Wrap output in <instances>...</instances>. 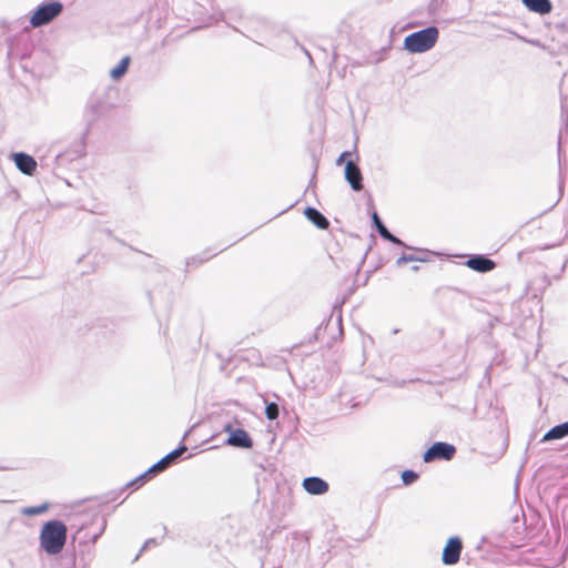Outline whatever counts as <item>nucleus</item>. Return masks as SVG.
Returning a JSON list of instances; mask_svg holds the SVG:
<instances>
[{"instance_id": "1", "label": "nucleus", "mask_w": 568, "mask_h": 568, "mask_svg": "<svg viewBox=\"0 0 568 568\" xmlns=\"http://www.w3.org/2000/svg\"><path fill=\"white\" fill-rule=\"evenodd\" d=\"M67 538V525L59 519H51L40 530V547L48 555H58L63 550Z\"/></svg>"}, {"instance_id": "2", "label": "nucleus", "mask_w": 568, "mask_h": 568, "mask_svg": "<svg viewBox=\"0 0 568 568\" xmlns=\"http://www.w3.org/2000/svg\"><path fill=\"white\" fill-rule=\"evenodd\" d=\"M439 38V31L436 27L408 34L403 42L404 49L410 53H424L435 47Z\"/></svg>"}, {"instance_id": "3", "label": "nucleus", "mask_w": 568, "mask_h": 568, "mask_svg": "<svg viewBox=\"0 0 568 568\" xmlns=\"http://www.w3.org/2000/svg\"><path fill=\"white\" fill-rule=\"evenodd\" d=\"M63 9L60 0L44 1L32 11L29 22L33 28L48 26L63 12Z\"/></svg>"}, {"instance_id": "4", "label": "nucleus", "mask_w": 568, "mask_h": 568, "mask_svg": "<svg viewBox=\"0 0 568 568\" xmlns=\"http://www.w3.org/2000/svg\"><path fill=\"white\" fill-rule=\"evenodd\" d=\"M223 432L229 434L227 438L224 440L226 445L244 449L253 447V439L244 428H233V426L227 423L224 425Z\"/></svg>"}, {"instance_id": "5", "label": "nucleus", "mask_w": 568, "mask_h": 568, "mask_svg": "<svg viewBox=\"0 0 568 568\" xmlns=\"http://www.w3.org/2000/svg\"><path fill=\"white\" fill-rule=\"evenodd\" d=\"M455 452L456 449L453 445L438 442L426 450L423 458L425 463H429L436 459L450 460L454 457Z\"/></svg>"}, {"instance_id": "6", "label": "nucleus", "mask_w": 568, "mask_h": 568, "mask_svg": "<svg viewBox=\"0 0 568 568\" xmlns=\"http://www.w3.org/2000/svg\"><path fill=\"white\" fill-rule=\"evenodd\" d=\"M11 158L17 166V169L26 174V175H33V173L37 170V161L33 156L26 152H16L11 154Z\"/></svg>"}, {"instance_id": "7", "label": "nucleus", "mask_w": 568, "mask_h": 568, "mask_svg": "<svg viewBox=\"0 0 568 568\" xmlns=\"http://www.w3.org/2000/svg\"><path fill=\"white\" fill-rule=\"evenodd\" d=\"M187 450V447L184 444H180L175 449L166 454L155 464H153V469H156L158 473H162L170 465L174 464L181 456Z\"/></svg>"}, {"instance_id": "8", "label": "nucleus", "mask_w": 568, "mask_h": 568, "mask_svg": "<svg viewBox=\"0 0 568 568\" xmlns=\"http://www.w3.org/2000/svg\"><path fill=\"white\" fill-rule=\"evenodd\" d=\"M462 542L458 538H450L443 551V561L446 565H454L459 560Z\"/></svg>"}, {"instance_id": "9", "label": "nucleus", "mask_w": 568, "mask_h": 568, "mask_svg": "<svg viewBox=\"0 0 568 568\" xmlns=\"http://www.w3.org/2000/svg\"><path fill=\"white\" fill-rule=\"evenodd\" d=\"M345 179L353 190L361 191L363 189L362 173L359 168L352 161H348L345 165Z\"/></svg>"}, {"instance_id": "10", "label": "nucleus", "mask_w": 568, "mask_h": 568, "mask_svg": "<svg viewBox=\"0 0 568 568\" xmlns=\"http://www.w3.org/2000/svg\"><path fill=\"white\" fill-rule=\"evenodd\" d=\"M466 265L477 272H489L495 267V263L484 256H475L467 260Z\"/></svg>"}, {"instance_id": "11", "label": "nucleus", "mask_w": 568, "mask_h": 568, "mask_svg": "<svg viewBox=\"0 0 568 568\" xmlns=\"http://www.w3.org/2000/svg\"><path fill=\"white\" fill-rule=\"evenodd\" d=\"M525 7L532 12L547 14L551 11L552 4L550 0H521Z\"/></svg>"}, {"instance_id": "12", "label": "nucleus", "mask_w": 568, "mask_h": 568, "mask_svg": "<svg viewBox=\"0 0 568 568\" xmlns=\"http://www.w3.org/2000/svg\"><path fill=\"white\" fill-rule=\"evenodd\" d=\"M566 436H568V422L552 427L544 435L541 440L550 442L565 438Z\"/></svg>"}, {"instance_id": "13", "label": "nucleus", "mask_w": 568, "mask_h": 568, "mask_svg": "<svg viewBox=\"0 0 568 568\" xmlns=\"http://www.w3.org/2000/svg\"><path fill=\"white\" fill-rule=\"evenodd\" d=\"M131 58L129 55L123 57L120 62L110 70V78L114 81H119L128 72L130 67Z\"/></svg>"}, {"instance_id": "14", "label": "nucleus", "mask_w": 568, "mask_h": 568, "mask_svg": "<svg viewBox=\"0 0 568 568\" xmlns=\"http://www.w3.org/2000/svg\"><path fill=\"white\" fill-rule=\"evenodd\" d=\"M372 220H373V223L375 224L378 233L381 234V236L387 241H390L392 243H395V244H402L400 240L397 239L396 236H394L393 234H390L388 232V230L385 227V225L382 223L379 216L377 215L376 212H373L372 214Z\"/></svg>"}, {"instance_id": "15", "label": "nucleus", "mask_w": 568, "mask_h": 568, "mask_svg": "<svg viewBox=\"0 0 568 568\" xmlns=\"http://www.w3.org/2000/svg\"><path fill=\"white\" fill-rule=\"evenodd\" d=\"M302 487L310 495H320V476H310L303 479Z\"/></svg>"}, {"instance_id": "16", "label": "nucleus", "mask_w": 568, "mask_h": 568, "mask_svg": "<svg viewBox=\"0 0 568 568\" xmlns=\"http://www.w3.org/2000/svg\"><path fill=\"white\" fill-rule=\"evenodd\" d=\"M310 152H311V156H312V160H313L314 172H313L312 179L310 181V184H308V186L306 189V193L312 191L315 194L316 174H317V169H318V160L316 159L315 150L312 149L311 146H310Z\"/></svg>"}, {"instance_id": "17", "label": "nucleus", "mask_w": 568, "mask_h": 568, "mask_svg": "<svg viewBox=\"0 0 568 568\" xmlns=\"http://www.w3.org/2000/svg\"><path fill=\"white\" fill-rule=\"evenodd\" d=\"M48 509H49V504L48 503H43V504H41L39 506L24 507L21 510V514L24 515V516L32 517V516L41 515L44 511H47Z\"/></svg>"}, {"instance_id": "18", "label": "nucleus", "mask_w": 568, "mask_h": 568, "mask_svg": "<svg viewBox=\"0 0 568 568\" xmlns=\"http://www.w3.org/2000/svg\"><path fill=\"white\" fill-rule=\"evenodd\" d=\"M265 416L268 420H275L280 416V406L274 402L265 403Z\"/></svg>"}, {"instance_id": "19", "label": "nucleus", "mask_w": 568, "mask_h": 568, "mask_svg": "<svg viewBox=\"0 0 568 568\" xmlns=\"http://www.w3.org/2000/svg\"><path fill=\"white\" fill-rule=\"evenodd\" d=\"M305 217L320 229V210L314 206H307L304 210Z\"/></svg>"}, {"instance_id": "20", "label": "nucleus", "mask_w": 568, "mask_h": 568, "mask_svg": "<svg viewBox=\"0 0 568 568\" xmlns=\"http://www.w3.org/2000/svg\"><path fill=\"white\" fill-rule=\"evenodd\" d=\"M214 254H210L209 250L204 251L202 254L200 255H195V256H192L190 258H186L185 261V265L189 267V266H192V265H199L207 260H210Z\"/></svg>"}, {"instance_id": "21", "label": "nucleus", "mask_w": 568, "mask_h": 568, "mask_svg": "<svg viewBox=\"0 0 568 568\" xmlns=\"http://www.w3.org/2000/svg\"><path fill=\"white\" fill-rule=\"evenodd\" d=\"M149 480V477H146V473H142L139 476H136L134 479L130 480L123 489L128 487L135 486V488H139L143 486Z\"/></svg>"}, {"instance_id": "22", "label": "nucleus", "mask_w": 568, "mask_h": 568, "mask_svg": "<svg viewBox=\"0 0 568 568\" xmlns=\"http://www.w3.org/2000/svg\"><path fill=\"white\" fill-rule=\"evenodd\" d=\"M402 479L405 485H409L417 479V474L414 473L413 470H405L402 474Z\"/></svg>"}, {"instance_id": "23", "label": "nucleus", "mask_w": 568, "mask_h": 568, "mask_svg": "<svg viewBox=\"0 0 568 568\" xmlns=\"http://www.w3.org/2000/svg\"><path fill=\"white\" fill-rule=\"evenodd\" d=\"M106 528V519L105 518H102L101 519V525H100V528H99V531L98 532H94L92 536H91V541L93 544H95L98 541V539L101 537V535L104 532Z\"/></svg>"}, {"instance_id": "24", "label": "nucleus", "mask_w": 568, "mask_h": 568, "mask_svg": "<svg viewBox=\"0 0 568 568\" xmlns=\"http://www.w3.org/2000/svg\"><path fill=\"white\" fill-rule=\"evenodd\" d=\"M97 105H90L88 109H87V112H91V115L88 116V126H87V130L84 132V135L88 133L89 131V126L91 125V123L93 122L94 120V115L97 113Z\"/></svg>"}, {"instance_id": "25", "label": "nucleus", "mask_w": 568, "mask_h": 568, "mask_svg": "<svg viewBox=\"0 0 568 568\" xmlns=\"http://www.w3.org/2000/svg\"><path fill=\"white\" fill-rule=\"evenodd\" d=\"M155 545H158V540L155 538H150V539L145 540L140 552L144 551L150 546H155Z\"/></svg>"}, {"instance_id": "26", "label": "nucleus", "mask_w": 568, "mask_h": 568, "mask_svg": "<svg viewBox=\"0 0 568 568\" xmlns=\"http://www.w3.org/2000/svg\"><path fill=\"white\" fill-rule=\"evenodd\" d=\"M144 473H146V477H149V479H150L152 476H154V475L159 474V473L156 471V469H153V465H152L148 470H145Z\"/></svg>"}, {"instance_id": "27", "label": "nucleus", "mask_w": 568, "mask_h": 568, "mask_svg": "<svg viewBox=\"0 0 568 568\" xmlns=\"http://www.w3.org/2000/svg\"><path fill=\"white\" fill-rule=\"evenodd\" d=\"M415 258L413 256H402L398 258L397 264H402L404 262L414 261Z\"/></svg>"}, {"instance_id": "28", "label": "nucleus", "mask_w": 568, "mask_h": 568, "mask_svg": "<svg viewBox=\"0 0 568 568\" xmlns=\"http://www.w3.org/2000/svg\"><path fill=\"white\" fill-rule=\"evenodd\" d=\"M301 50L306 54V57L308 58V61H310V64L314 67V60L313 58L311 57V54L308 53L307 50H305L303 47H301Z\"/></svg>"}, {"instance_id": "29", "label": "nucleus", "mask_w": 568, "mask_h": 568, "mask_svg": "<svg viewBox=\"0 0 568 568\" xmlns=\"http://www.w3.org/2000/svg\"><path fill=\"white\" fill-rule=\"evenodd\" d=\"M328 221L322 215V230L328 226Z\"/></svg>"}, {"instance_id": "30", "label": "nucleus", "mask_w": 568, "mask_h": 568, "mask_svg": "<svg viewBox=\"0 0 568 568\" xmlns=\"http://www.w3.org/2000/svg\"><path fill=\"white\" fill-rule=\"evenodd\" d=\"M327 488H328L327 484L324 480H322V494L325 493L327 490Z\"/></svg>"}, {"instance_id": "31", "label": "nucleus", "mask_w": 568, "mask_h": 568, "mask_svg": "<svg viewBox=\"0 0 568 568\" xmlns=\"http://www.w3.org/2000/svg\"><path fill=\"white\" fill-rule=\"evenodd\" d=\"M347 153H343L341 154L339 159H338V163L343 161L344 156L346 155Z\"/></svg>"}]
</instances>
